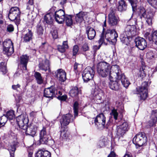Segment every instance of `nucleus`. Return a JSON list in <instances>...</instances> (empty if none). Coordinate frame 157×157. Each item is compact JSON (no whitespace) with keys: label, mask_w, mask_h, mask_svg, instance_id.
Returning a JSON list of instances; mask_svg holds the SVG:
<instances>
[{"label":"nucleus","mask_w":157,"mask_h":157,"mask_svg":"<svg viewBox=\"0 0 157 157\" xmlns=\"http://www.w3.org/2000/svg\"><path fill=\"white\" fill-rule=\"evenodd\" d=\"M111 68L110 64L105 62H100L97 66V72L102 77H105L107 76H109Z\"/></svg>","instance_id":"nucleus-1"},{"label":"nucleus","mask_w":157,"mask_h":157,"mask_svg":"<svg viewBox=\"0 0 157 157\" xmlns=\"http://www.w3.org/2000/svg\"><path fill=\"white\" fill-rule=\"evenodd\" d=\"M147 82H144L142 83L140 86L136 88V94L140 95V97L141 100H144L147 97Z\"/></svg>","instance_id":"nucleus-2"},{"label":"nucleus","mask_w":157,"mask_h":157,"mask_svg":"<svg viewBox=\"0 0 157 157\" xmlns=\"http://www.w3.org/2000/svg\"><path fill=\"white\" fill-rule=\"evenodd\" d=\"M147 139L144 132H140L133 138V143L140 147L142 146L146 143Z\"/></svg>","instance_id":"nucleus-3"},{"label":"nucleus","mask_w":157,"mask_h":157,"mask_svg":"<svg viewBox=\"0 0 157 157\" xmlns=\"http://www.w3.org/2000/svg\"><path fill=\"white\" fill-rule=\"evenodd\" d=\"M20 10L18 7H12L10 10L9 17L11 21H15V22L18 23L20 21Z\"/></svg>","instance_id":"nucleus-4"},{"label":"nucleus","mask_w":157,"mask_h":157,"mask_svg":"<svg viewBox=\"0 0 157 157\" xmlns=\"http://www.w3.org/2000/svg\"><path fill=\"white\" fill-rule=\"evenodd\" d=\"M111 70L109 78L118 79L121 77V75H124L122 73L120 67L117 65H115L111 66Z\"/></svg>","instance_id":"nucleus-5"},{"label":"nucleus","mask_w":157,"mask_h":157,"mask_svg":"<svg viewBox=\"0 0 157 157\" xmlns=\"http://www.w3.org/2000/svg\"><path fill=\"white\" fill-rule=\"evenodd\" d=\"M117 37V33L115 30L109 29L106 31L105 38L108 41L111 42L113 44L116 43Z\"/></svg>","instance_id":"nucleus-6"},{"label":"nucleus","mask_w":157,"mask_h":157,"mask_svg":"<svg viewBox=\"0 0 157 157\" xmlns=\"http://www.w3.org/2000/svg\"><path fill=\"white\" fill-rule=\"evenodd\" d=\"M94 69L90 67H86L83 71L82 73V77L84 82H87L92 79L94 77Z\"/></svg>","instance_id":"nucleus-7"},{"label":"nucleus","mask_w":157,"mask_h":157,"mask_svg":"<svg viewBox=\"0 0 157 157\" xmlns=\"http://www.w3.org/2000/svg\"><path fill=\"white\" fill-rule=\"evenodd\" d=\"M138 34V30L135 25H128L125 28L124 34L126 36L132 37Z\"/></svg>","instance_id":"nucleus-8"},{"label":"nucleus","mask_w":157,"mask_h":157,"mask_svg":"<svg viewBox=\"0 0 157 157\" xmlns=\"http://www.w3.org/2000/svg\"><path fill=\"white\" fill-rule=\"evenodd\" d=\"M129 129L128 125L127 122H124L122 124L117 126L116 129L117 136L119 138L123 137Z\"/></svg>","instance_id":"nucleus-9"},{"label":"nucleus","mask_w":157,"mask_h":157,"mask_svg":"<svg viewBox=\"0 0 157 157\" xmlns=\"http://www.w3.org/2000/svg\"><path fill=\"white\" fill-rule=\"evenodd\" d=\"M16 121L19 127L23 129H25L28 123L29 120L26 114H23L18 116Z\"/></svg>","instance_id":"nucleus-10"},{"label":"nucleus","mask_w":157,"mask_h":157,"mask_svg":"<svg viewBox=\"0 0 157 157\" xmlns=\"http://www.w3.org/2000/svg\"><path fill=\"white\" fill-rule=\"evenodd\" d=\"M60 95L62 93L59 90H56L54 87H51L45 89L44 91V96L46 98H51L54 96L56 97L58 93Z\"/></svg>","instance_id":"nucleus-11"},{"label":"nucleus","mask_w":157,"mask_h":157,"mask_svg":"<svg viewBox=\"0 0 157 157\" xmlns=\"http://www.w3.org/2000/svg\"><path fill=\"white\" fill-rule=\"evenodd\" d=\"M106 118L103 113L98 115L94 120L95 124L99 129L103 128L105 126Z\"/></svg>","instance_id":"nucleus-12"},{"label":"nucleus","mask_w":157,"mask_h":157,"mask_svg":"<svg viewBox=\"0 0 157 157\" xmlns=\"http://www.w3.org/2000/svg\"><path fill=\"white\" fill-rule=\"evenodd\" d=\"M154 14V11L150 9H148L142 14V16L146 19L148 25H151Z\"/></svg>","instance_id":"nucleus-13"},{"label":"nucleus","mask_w":157,"mask_h":157,"mask_svg":"<svg viewBox=\"0 0 157 157\" xmlns=\"http://www.w3.org/2000/svg\"><path fill=\"white\" fill-rule=\"evenodd\" d=\"M40 141L42 144H48L50 145L49 141L54 142L53 140H49V136L46 134V128H43L40 131Z\"/></svg>","instance_id":"nucleus-14"},{"label":"nucleus","mask_w":157,"mask_h":157,"mask_svg":"<svg viewBox=\"0 0 157 157\" xmlns=\"http://www.w3.org/2000/svg\"><path fill=\"white\" fill-rule=\"evenodd\" d=\"M38 127L37 123H32L28 126L27 125L26 128L23 129L25 131L26 134L33 136L36 133Z\"/></svg>","instance_id":"nucleus-15"},{"label":"nucleus","mask_w":157,"mask_h":157,"mask_svg":"<svg viewBox=\"0 0 157 157\" xmlns=\"http://www.w3.org/2000/svg\"><path fill=\"white\" fill-rule=\"evenodd\" d=\"M55 18L56 21L59 24H62L65 20L66 15L64 11L62 10L56 11L55 13Z\"/></svg>","instance_id":"nucleus-16"},{"label":"nucleus","mask_w":157,"mask_h":157,"mask_svg":"<svg viewBox=\"0 0 157 157\" xmlns=\"http://www.w3.org/2000/svg\"><path fill=\"white\" fill-rule=\"evenodd\" d=\"M72 117V116L70 113L63 115L60 121L61 126L64 127L68 125L71 122L73 121Z\"/></svg>","instance_id":"nucleus-17"},{"label":"nucleus","mask_w":157,"mask_h":157,"mask_svg":"<svg viewBox=\"0 0 157 157\" xmlns=\"http://www.w3.org/2000/svg\"><path fill=\"white\" fill-rule=\"evenodd\" d=\"M136 46L141 50H144L147 46L146 41L141 37L136 38L135 40Z\"/></svg>","instance_id":"nucleus-18"},{"label":"nucleus","mask_w":157,"mask_h":157,"mask_svg":"<svg viewBox=\"0 0 157 157\" xmlns=\"http://www.w3.org/2000/svg\"><path fill=\"white\" fill-rule=\"evenodd\" d=\"M119 21L118 17L116 16L113 12L110 13L109 14L108 22L110 26L117 25L118 24Z\"/></svg>","instance_id":"nucleus-19"},{"label":"nucleus","mask_w":157,"mask_h":157,"mask_svg":"<svg viewBox=\"0 0 157 157\" xmlns=\"http://www.w3.org/2000/svg\"><path fill=\"white\" fill-rule=\"evenodd\" d=\"M144 37L150 42H154L157 45V31L152 33L151 35L148 32H146L144 34Z\"/></svg>","instance_id":"nucleus-20"},{"label":"nucleus","mask_w":157,"mask_h":157,"mask_svg":"<svg viewBox=\"0 0 157 157\" xmlns=\"http://www.w3.org/2000/svg\"><path fill=\"white\" fill-rule=\"evenodd\" d=\"M38 66L40 70L45 71L48 70L49 72L50 71L49 68V62L47 59L41 60L40 59Z\"/></svg>","instance_id":"nucleus-21"},{"label":"nucleus","mask_w":157,"mask_h":157,"mask_svg":"<svg viewBox=\"0 0 157 157\" xmlns=\"http://www.w3.org/2000/svg\"><path fill=\"white\" fill-rule=\"evenodd\" d=\"M29 57L26 55H22L20 58V66L23 71L27 69V65L28 62Z\"/></svg>","instance_id":"nucleus-22"},{"label":"nucleus","mask_w":157,"mask_h":157,"mask_svg":"<svg viewBox=\"0 0 157 157\" xmlns=\"http://www.w3.org/2000/svg\"><path fill=\"white\" fill-rule=\"evenodd\" d=\"M110 82L109 83V88L113 90H118L120 86L119 81H118V79H116V81H113L111 78H109Z\"/></svg>","instance_id":"nucleus-23"},{"label":"nucleus","mask_w":157,"mask_h":157,"mask_svg":"<svg viewBox=\"0 0 157 157\" xmlns=\"http://www.w3.org/2000/svg\"><path fill=\"white\" fill-rule=\"evenodd\" d=\"M87 17L86 13L81 11L77 14L75 17L76 22L81 23L83 21H85Z\"/></svg>","instance_id":"nucleus-24"},{"label":"nucleus","mask_w":157,"mask_h":157,"mask_svg":"<svg viewBox=\"0 0 157 157\" xmlns=\"http://www.w3.org/2000/svg\"><path fill=\"white\" fill-rule=\"evenodd\" d=\"M57 77L61 82H64L66 79V73L63 70L60 69L57 70Z\"/></svg>","instance_id":"nucleus-25"},{"label":"nucleus","mask_w":157,"mask_h":157,"mask_svg":"<svg viewBox=\"0 0 157 157\" xmlns=\"http://www.w3.org/2000/svg\"><path fill=\"white\" fill-rule=\"evenodd\" d=\"M86 32L89 39L92 40L94 38L96 35V32L93 28L90 26L88 27Z\"/></svg>","instance_id":"nucleus-26"},{"label":"nucleus","mask_w":157,"mask_h":157,"mask_svg":"<svg viewBox=\"0 0 157 157\" xmlns=\"http://www.w3.org/2000/svg\"><path fill=\"white\" fill-rule=\"evenodd\" d=\"M3 51H6V48H10V52H12L13 51V44L10 40H6L3 43Z\"/></svg>","instance_id":"nucleus-27"},{"label":"nucleus","mask_w":157,"mask_h":157,"mask_svg":"<svg viewBox=\"0 0 157 157\" xmlns=\"http://www.w3.org/2000/svg\"><path fill=\"white\" fill-rule=\"evenodd\" d=\"M151 120L148 123L150 127L152 126L157 121V111L152 110L151 116Z\"/></svg>","instance_id":"nucleus-28"},{"label":"nucleus","mask_w":157,"mask_h":157,"mask_svg":"<svg viewBox=\"0 0 157 157\" xmlns=\"http://www.w3.org/2000/svg\"><path fill=\"white\" fill-rule=\"evenodd\" d=\"M36 157H51L50 153L44 149L40 150L36 155Z\"/></svg>","instance_id":"nucleus-29"},{"label":"nucleus","mask_w":157,"mask_h":157,"mask_svg":"<svg viewBox=\"0 0 157 157\" xmlns=\"http://www.w3.org/2000/svg\"><path fill=\"white\" fill-rule=\"evenodd\" d=\"M118 81H119L120 83H121L125 88L128 87L130 84V82L127 79L124 75H121V77L118 79Z\"/></svg>","instance_id":"nucleus-30"},{"label":"nucleus","mask_w":157,"mask_h":157,"mask_svg":"<svg viewBox=\"0 0 157 157\" xmlns=\"http://www.w3.org/2000/svg\"><path fill=\"white\" fill-rule=\"evenodd\" d=\"M127 5L124 0H121L118 2L117 9L119 11H125L127 9Z\"/></svg>","instance_id":"nucleus-31"},{"label":"nucleus","mask_w":157,"mask_h":157,"mask_svg":"<svg viewBox=\"0 0 157 157\" xmlns=\"http://www.w3.org/2000/svg\"><path fill=\"white\" fill-rule=\"evenodd\" d=\"M18 144L17 142H14L9 146L8 149L10 151V157H14V152Z\"/></svg>","instance_id":"nucleus-32"},{"label":"nucleus","mask_w":157,"mask_h":157,"mask_svg":"<svg viewBox=\"0 0 157 157\" xmlns=\"http://www.w3.org/2000/svg\"><path fill=\"white\" fill-rule=\"evenodd\" d=\"M147 68L148 67L145 66H142L140 68L138 73V76L141 78H143L145 77L146 75V70Z\"/></svg>","instance_id":"nucleus-33"},{"label":"nucleus","mask_w":157,"mask_h":157,"mask_svg":"<svg viewBox=\"0 0 157 157\" xmlns=\"http://www.w3.org/2000/svg\"><path fill=\"white\" fill-rule=\"evenodd\" d=\"M81 90L77 87H73L70 91L69 94L71 96L74 97L77 96L79 94H80Z\"/></svg>","instance_id":"nucleus-34"},{"label":"nucleus","mask_w":157,"mask_h":157,"mask_svg":"<svg viewBox=\"0 0 157 157\" xmlns=\"http://www.w3.org/2000/svg\"><path fill=\"white\" fill-rule=\"evenodd\" d=\"M53 17L54 15L52 13H48L45 16L44 21L46 23L51 24L53 22Z\"/></svg>","instance_id":"nucleus-35"},{"label":"nucleus","mask_w":157,"mask_h":157,"mask_svg":"<svg viewBox=\"0 0 157 157\" xmlns=\"http://www.w3.org/2000/svg\"><path fill=\"white\" fill-rule=\"evenodd\" d=\"M93 95L96 97L97 99L100 100L103 95L102 91L99 88H95L94 90Z\"/></svg>","instance_id":"nucleus-36"},{"label":"nucleus","mask_w":157,"mask_h":157,"mask_svg":"<svg viewBox=\"0 0 157 157\" xmlns=\"http://www.w3.org/2000/svg\"><path fill=\"white\" fill-rule=\"evenodd\" d=\"M33 33L31 31L29 30V32L26 34L23 37L24 41L26 42L29 41L32 39Z\"/></svg>","instance_id":"nucleus-37"},{"label":"nucleus","mask_w":157,"mask_h":157,"mask_svg":"<svg viewBox=\"0 0 157 157\" xmlns=\"http://www.w3.org/2000/svg\"><path fill=\"white\" fill-rule=\"evenodd\" d=\"M40 48L42 51L48 53L49 52L51 48L50 46H49L46 43H42L40 46Z\"/></svg>","instance_id":"nucleus-38"},{"label":"nucleus","mask_w":157,"mask_h":157,"mask_svg":"<svg viewBox=\"0 0 157 157\" xmlns=\"http://www.w3.org/2000/svg\"><path fill=\"white\" fill-rule=\"evenodd\" d=\"M34 75L38 83L39 84H42L43 82V79L41 74L39 72H36Z\"/></svg>","instance_id":"nucleus-39"},{"label":"nucleus","mask_w":157,"mask_h":157,"mask_svg":"<svg viewBox=\"0 0 157 157\" xmlns=\"http://www.w3.org/2000/svg\"><path fill=\"white\" fill-rule=\"evenodd\" d=\"M132 37H129L128 36H121V40L123 43L126 45H128L130 41V39H131Z\"/></svg>","instance_id":"nucleus-40"},{"label":"nucleus","mask_w":157,"mask_h":157,"mask_svg":"<svg viewBox=\"0 0 157 157\" xmlns=\"http://www.w3.org/2000/svg\"><path fill=\"white\" fill-rule=\"evenodd\" d=\"M7 118V120H12L15 117L14 112L13 110H10L8 111L5 116Z\"/></svg>","instance_id":"nucleus-41"},{"label":"nucleus","mask_w":157,"mask_h":157,"mask_svg":"<svg viewBox=\"0 0 157 157\" xmlns=\"http://www.w3.org/2000/svg\"><path fill=\"white\" fill-rule=\"evenodd\" d=\"M65 19L66 24L67 26H70L72 24L73 21L71 15H66Z\"/></svg>","instance_id":"nucleus-42"},{"label":"nucleus","mask_w":157,"mask_h":157,"mask_svg":"<svg viewBox=\"0 0 157 157\" xmlns=\"http://www.w3.org/2000/svg\"><path fill=\"white\" fill-rule=\"evenodd\" d=\"M7 121V118L5 116L0 117V128L4 126Z\"/></svg>","instance_id":"nucleus-43"},{"label":"nucleus","mask_w":157,"mask_h":157,"mask_svg":"<svg viewBox=\"0 0 157 157\" xmlns=\"http://www.w3.org/2000/svg\"><path fill=\"white\" fill-rule=\"evenodd\" d=\"M128 1L132 6L133 11H135L136 10L138 0H128Z\"/></svg>","instance_id":"nucleus-44"},{"label":"nucleus","mask_w":157,"mask_h":157,"mask_svg":"<svg viewBox=\"0 0 157 157\" xmlns=\"http://www.w3.org/2000/svg\"><path fill=\"white\" fill-rule=\"evenodd\" d=\"M0 70L4 74L7 72L6 64L5 63L2 62L0 63Z\"/></svg>","instance_id":"nucleus-45"},{"label":"nucleus","mask_w":157,"mask_h":157,"mask_svg":"<svg viewBox=\"0 0 157 157\" xmlns=\"http://www.w3.org/2000/svg\"><path fill=\"white\" fill-rule=\"evenodd\" d=\"M36 31L38 35L41 36L43 34L44 31L43 27L40 25H37Z\"/></svg>","instance_id":"nucleus-46"},{"label":"nucleus","mask_w":157,"mask_h":157,"mask_svg":"<svg viewBox=\"0 0 157 157\" xmlns=\"http://www.w3.org/2000/svg\"><path fill=\"white\" fill-rule=\"evenodd\" d=\"M147 1L154 8L157 9V0H147Z\"/></svg>","instance_id":"nucleus-47"},{"label":"nucleus","mask_w":157,"mask_h":157,"mask_svg":"<svg viewBox=\"0 0 157 157\" xmlns=\"http://www.w3.org/2000/svg\"><path fill=\"white\" fill-rule=\"evenodd\" d=\"M78 104L77 102H75L74 104L73 107L75 113V117L77 116L78 114Z\"/></svg>","instance_id":"nucleus-48"},{"label":"nucleus","mask_w":157,"mask_h":157,"mask_svg":"<svg viewBox=\"0 0 157 157\" xmlns=\"http://www.w3.org/2000/svg\"><path fill=\"white\" fill-rule=\"evenodd\" d=\"M82 67V65L77 63H75L74 66V70L77 71L79 70H81Z\"/></svg>","instance_id":"nucleus-49"},{"label":"nucleus","mask_w":157,"mask_h":157,"mask_svg":"<svg viewBox=\"0 0 157 157\" xmlns=\"http://www.w3.org/2000/svg\"><path fill=\"white\" fill-rule=\"evenodd\" d=\"M110 114L112 116H113L115 120H117V119L118 114L117 110L115 109H113L111 111Z\"/></svg>","instance_id":"nucleus-50"},{"label":"nucleus","mask_w":157,"mask_h":157,"mask_svg":"<svg viewBox=\"0 0 157 157\" xmlns=\"http://www.w3.org/2000/svg\"><path fill=\"white\" fill-rule=\"evenodd\" d=\"M106 141V140L105 139L100 140L99 142V146L100 147H104L105 145Z\"/></svg>","instance_id":"nucleus-51"},{"label":"nucleus","mask_w":157,"mask_h":157,"mask_svg":"<svg viewBox=\"0 0 157 157\" xmlns=\"http://www.w3.org/2000/svg\"><path fill=\"white\" fill-rule=\"evenodd\" d=\"M62 94H61V95ZM58 96L56 97L57 98L61 101H65L66 99L67 98V96L66 95H63L62 96H61V95H60L58 93Z\"/></svg>","instance_id":"nucleus-52"},{"label":"nucleus","mask_w":157,"mask_h":157,"mask_svg":"<svg viewBox=\"0 0 157 157\" xmlns=\"http://www.w3.org/2000/svg\"><path fill=\"white\" fill-rule=\"evenodd\" d=\"M78 47L77 45H75L73 47V55L75 56L78 52Z\"/></svg>","instance_id":"nucleus-53"},{"label":"nucleus","mask_w":157,"mask_h":157,"mask_svg":"<svg viewBox=\"0 0 157 157\" xmlns=\"http://www.w3.org/2000/svg\"><path fill=\"white\" fill-rule=\"evenodd\" d=\"M6 51L3 50V52L4 53H5L8 56H9L11 55L13 53V52H14L13 48V51L12 52V53H11L10 52V48H6Z\"/></svg>","instance_id":"nucleus-54"},{"label":"nucleus","mask_w":157,"mask_h":157,"mask_svg":"<svg viewBox=\"0 0 157 157\" xmlns=\"http://www.w3.org/2000/svg\"><path fill=\"white\" fill-rule=\"evenodd\" d=\"M33 0H29V3L27 4V9H30L31 7H33Z\"/></svg>","instance_id":"nucleus-55"},{"label":"nucleus","mask_w":157,"mask_h":157,"mask_svg":"<svg viewBox=\"0 0 157 157\" xmlns=\"http://www.w3.org/2000/svg\"><path fill=\"white\" fill-rule=\"evenodd\" d=\"M89 49V47L88 44L86 43L84 44L82 47V49L84 51H88Z\"/></svg>","instance_id":"nucleus-56"},{"label":"nucleus","mask_w":157,"mask_h":157,"mask_svg":"<svg viewBox=\"0 0 157 157\" xmlns=\"http://www.w3.org/2000/svg\"><path fill=\"white\" fill-rule=\"evenodd\" d=\"M60 136L63 139H66L67 136L65 130H63L61 132Z\"/></svg>","instance_id":"nucleus-57"},{"label":"nucleus","mask_w":157,"mask_h":157,"mask_svg":"<svg viewBox=\"0 0 157 157\" xmlns=\"http://www.w3.org/2000/svg\"><path fill=\"white\" fill-rule=\"evenodd\" d=\"M7 31L9 32H12L14 30V27L12 25H8L7 27Z\"/></svg>","instance_id":"nucleus-58"},{"label":"nucleus","mask_w":157,"mask_h":157,"mask_svg":"<svg viewBox=\"0 0 157 157\" xmlns=\"http://www.w3.org/2000/svg\"><path fill=\"white\" fill-rule=\"evenodd\" d=\"M58 49L61 52H63L65 51V48L63 45H59L58 46Z\"/></svg>","instance_id":"nucleus-59"},{"label":"nucleus","mask_w":157,"mask_h":157,"mask_svg":"<svg viewBox=\"0 0 157 157\" xmlns=\"http://www.w3.org/2000/svg\"><path fill=\"white\" fill-rule=\"evenodd\" d=\"M128 22L130 24V25H134L136 23V19H132L130 18L128 21Z\"/></svg>","instance_id":"nucleus-60"},{"label":"nucleus","mask_w":157,"mask_h":157,"mask_svg":"<svg viewBox=\"0 0 157 157\" xmlns=\"http://www.w3.org/2000/svg\"><path fill=\"white\" fill-rule=\"evenodd\" d=\"M52 35L54 39H56L58 36V33L57 31L54 30L52 33Z\"/></svg>","instance_id":"nucleus-61"},{"label":"nucleus","mask_w":157,"mask_h":157,"mask_svg":"<svg viewBox=\"0 0 157 157\" xmlns=\"http://www.w3.org/2000/svg\"><path fill=\"white\" fill-rule=\"evenodd\" d=\"M20 87V85L19 84H17V85H13L12 86V88L14 90H18V88Z\"/></svg>","instance_id":"nucleus-62"},{"label":"nucleus","mask_w":157,"mask_h":157,"mask_svg":"<svg viewBox=\"0 0 157 157\" xmlns=\"http://www.w3.org/2000/svg\"><path fill=\"white\" fill-rule=\"evenodd\" d=\"M147 57L150 59H152L154 57V56L152 53H148L147 54Z\"/></svg>","instance_id":"nucleus-63"},{"label":"nucleus","mask_w":157,"mask_h":157,"mask_svg":"<svg viewBox=\"0 0 157 157\" xmlns=\"http://www.w3.org/2000/svg\"><path fill=\"white\" fill-rule=\"evenodd\" d=\"M59 3L62 6L63 5L67 2V0H59Z\"/></svg>","instance_id":"nucleus-64"}]
</instances>
